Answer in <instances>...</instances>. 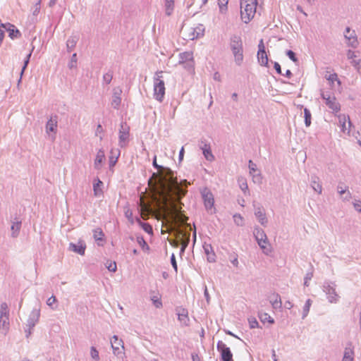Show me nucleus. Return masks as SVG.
<instances>
[{
    "instance_id": "9d476101",
    "label": "nucleus",
    "mask_w": 361,
    "mask_h": 361,
    "mask_svg": "<svg viewBox=\"0 0 361 361\" xmlns=\"http://www.w3.org/2000/svg\"><path fill=\"white\" fill-rule=\"evenodd\" d=\"M204 205L207 210L211 209L214 204V195L207 188H204L200 191Z\"/></svg>"
},
{
    "instance_id": "72a5a7b5",
    "label": "nucleus",
    "mask_w": 361,
    "mask_h": 361,
    "mask_svg": "<svg viewBox=\"0 0 361 361\" xmlns=\"http://www.w3.org/2000/svg\"><path fill=\"white\" fill-rule=\"evenodd\" d=\"M204 29L202 25H200L196 29H194L191 34L190 39H195L199 38L200 36L203 35V32Z\"/></svg>"
},
{
    "instance_id": "a18cd8bd",
    "label": "nucleus",
    "mask_w": 361,
    "mask_h": 361,
    "mask_svg": "<svg viewBox=\"0 0 361 361\" xmlns=\"http://www.w3.org/2000/svg\"><path fill=\"white\" fill-rule=\"evenodd\" d=\"M238 183L240 188L245 195L247 192H249L248 185L245 179L238 180Z\"/></svg>"
},
{
    "instance_id": "4c0bfd02",
    "label": "nucleus",
    "mask_w": 361,
    "mask_h": 361,
    "mask_svg": "<svg viewBox=\"0 0 361 361\" xmlns=\"http://www.w3.org/2000/svg\"><path fill=\"white\" fill-rule=\"evenodd\" d=\"M267 243H268V240L261 241V242L257 241V244L259 246V247L261 248V250H262L263 253L267 255H268L271 252L270 247H268L266 245V244H267Z\"/></svg>"
},
{
    "instance_id": "3c124183",
    "label": "nucleus",
    "mask_w": 361,
    "mask_h": 361,
    "mask_svg": "<svg viewBox=\"0 0 361 361\" xmlns=\"http://www.w3.org/2000/svg\"><path fill=\"white\" fill-rule=\"evenodd\" d=\"M261 322L264 323L266 322H269V324H274V319L270 317L268 314L264 313L260 317Z\"/></svg>"
},
{
    "instance_id": "338daca9",
    "label": "nucleus",
    "mask_w": 361,
    "mask_h": 361,
    "mask_svg": "<svg viewBox=\"0 0 361 361\" xmlns=\"http://www.w3.org/2000/svg\"><path fill=\"white\" fill-rule=\"evenodd\" d=\"M106 268L109 271L115 272L117 269L116 263L115 262H111L109 264L106 266Z\"/></svg>"
},
{
    "instance_id": "09e8293b",
    "label": "nucleus",
    "mask_w": 361,
    "mask_h": 361,
    "mask_svg": "<svg viewBox=\"0 0 361 361\" xmlns=\"http://www.w3.org/2000/svg\"><path fill=\"white\" fill-rule=\"evenodd\" d=\"M97 182L93 184V190L94 195L97 196L99 192H102V190L99 189L100 187L103 185L102 181H101L98 178L97 179Z\"/></svg>"
},
{
    "instance_id": "4d7b16f0",
    "label": "nucleus",
    "mask_w": 361,
    "mask_h": 361,
    "mask_svg": "<svg viewBox=\"0 0 361 361\" xmlns=\"http://www.w3.org/2000/svg\"><path fill=\"white\" fill-rule=\"evenodd\" d=\"M248 168L250 170V173L253 174L257 171V165L252 160H249L248 161Z\"/></svg>"
},
{
    "instance_id": "20e7f679",
    "label": "nucleus",
    "mask_w": 361,
    "mask_h": 361,
    "mask_svg": "<svg viewBox=\"0 0 361 361\" xmlns=\"http://www.w3.org/2000/svg\"><path fill=\"white\" fill-rule=\"evenodd\" d=\"M152 165L154 166V168H155L156 169L159 170L160 169H163V172H162V176H164V178L165 179H166V180L169 182V183H167V185H170L171 187H172V188H176V180L178 182V180L176 178H174V174H173V171L170 169V168H167V167H164L163 166L161 165H159L157 163V157L155 156L153 159V162H152ZM163 181L164 183H166V181H164V180H159V183H158V185H159V183ZM159 185H157L154 190L158 187Z\"/></svg>"
},
{
    "instance_id": "13d9d810",
    "label": "nucleus",
    "mask_w": 361,
    "mask_h": 361,
    "mask_svg": "<svg viewBox=\"0 0 361 361\" xmlns=\"http://www.w3.org/2000/svg\"><path fill=\"white\" fill-rule=\"evenodd\" d=\"M234 221L238 226H243V218L240 214H235L233 216Z\"/></svg>"
},
{
    "instance_id": "c85d7f7f",
    "label": "nucleus",
    "mask_w": 361,
    "mask_h": 361,
    "mask_svg": "<svg viewBox=\"0 0 361 361\" xmlns=\"http://www.w3.org/2000/svg\"><path fill=\"white\" fill-rule=\"evenodd\" d=\"M193 60V54L191 51H185L179 54V62L184 63Z\"/></svg>"
},
{
    "instance_id": "7ed1b4c3",
    "label": "nucleus",
    "mask_w": 361,
    "mask_h": 361,
    "mask_svg": "<svg viewBox=\"0 0 361 361\" xmlns=\"http://www.w3.org/2000/svg\"><path fill=\"white\" fill-rule=\"evenodd\" d=\"M240 0V16L245 23H248L254 17L256 11L257 0Z\"/></svg>"
},
{
    "instance_id": "a211bd4d",
    "label": "nucleus",
    "mask_w": 361,
    "mask_h": 361,
    "mask_svg": "<svg viewBox=\"0 0 361 361\" xmlns=\"http://www.w3.org/2000/svg\"><path fill=\"white\" fill-rule=\"evenodd\" d=\"M70 249L80 255H84L86 249V245L82 240H79L77 244L71 243L69 245Z\"/></svg>"
},
{
    "instance_id": "052dcab7",
    "label": "nucleus",
    "mask_w": 361,
    "mask_h": 361,
    "mask_svg": "<svg viewBox=\"0 0 361 361\" xmlns=\"http://www.w3.org/2000/svg\"><path fill=\"white\" fill-rule=\"evenodd\" d=\"M40 7H41V0H37V1L36 2V4L35 5V9L32 12V14L34 16L38 15V13H39V11H40Z\"/></svg>"
},
{
    "instance_id": "a19ab883",
    "label": "nucleus",
    "mask_w": 361,
    "mask_h": 361,
    "mask_svg": "<svg viewBox=\"0 0 361 361\" xmlns=\"http://www.w3.org/2000/svg\"><path fill=\"white\" fill-rule=\"evenodd\" d=\"M228 0H218V5L219 8V11L221 13H224L228 10Z\"/></svg>"
},
{
    "instance_id": "5701e85b",
    "label": "nucleus",
    "mask_w": 361,
    "mask_h": 361,
    "mask_svg": "<svg viewBox=\"0 0 361 361\" xmlns=\"http://www.w3.org/2000/svg\"><path fill=\"white\" fill-rule=\"evenodd\" d=\"M344 37L348 41V46L353 48L357 47L358 42L355 30H353L349 35L345 34Z\"/></svg>"
},
{
    "instance_id": "0e129e2a",
    "label": "nucleus",
    "mask_w": 361,
    "mask_h": 361,
    "mask_svg": "<svg viewBox=\"0 0 361 361\" xmlns=\"http://www.w3.org/2000/svg\"><path fill=\"white\" fill-rule=\"evenodd\" d=\"M207 261L210 263H213L216 262V255L214 251H211L209 254L207 255Z\"/></svg>"
},
{
    "instance_id": "8fccbe9b",
    "label": "nucleus",
    "mask_w": 361,
    "mask_h": 361,
    "mask_svg": "<svg viewBox=\"0 0 361 361\" xmlns=\"http://www.w3.org/2000/svg\"><path fill=\"white\" fill-rule=\"evenodd\" d=\"M338 118H339V123L341 124V130L342 132L343 133H345L347 128H346V125H345V122H346V118H345V115H343V116H338Z\"/></svg>"
},
{
    "instance_id": "603ef678",
    "label": "nucleus",
    "mask_w": 361,
    "mask_h": 361,
    "mask_svg": "<svg viewBox=\"0 0 361 361\" xmlns=\"http://www.w3.org/2000/svg\"><path fill=\"white\" fill-rule=\"evenodd\" d=\"M76 64H77V54L74 53L71 56V59L68 64V66L70 69H72V68L76 67Z\"/></svg>"
},
{
    "instance_id": "58836bf2",
    "label": "nucleus",
    "mask_w": 361,
    "mask_h": 361,
    "mask_svg": "<svg viewBox=\"0 0 361 361\" xmlns=\"http://www.w3.org/2000/svg\"><path fill=\"white\" fill-rule=\"evenodd\" d=\"M173 7H174L173 0H166L165 1L166 14L167 16H171V14L173 12Z\"/></svg>"
},
{
    "instance_id": "393cba45",
    "label": "nucleus",
    "mask_w": 361,
    "mask_h": 361,
    "mask_svg": "<svg viewBox=\"0 0 361 361\" xmlns=\"http://www.w3.org/2000/svg\"><path fill=\"white\" fill-rule=\"evenodd\" d=\"M270 302L274 309H280L282 306L281 296L278 293H274L271 298Z\"/></svg>"
},
{
    "instance_id": "7c9ffc66",
    "label": "nucleus",
    "mask_w": 361,
    "mask_h": 361,
    "mask_svg": "<svg viewBox=\"0 0 361 361\" xmlns=\"http://www.w3.org/2000/svg\"><path fill=\"white\" fill-rule=\"evenodd\" d=\"M258 62L261 66H268V56L266 51L257 52Z\"/></svg>"
},
{
    "instance_id": "a878e982",
    "label": "nucleus",
    "mask_w": 361,
    "mask_h": 361,
    "mask_svg": "<svg viewBox=\"0 0 361 361\" xmlns=\"http://www.w3.org/2000/svg\"><path fill=\"white\" fill-rule=\"evenodd\" d=\"M79 37L78 36H71L66 42L67 51L71 52L76 46Z\"/></svg>"
},
{
    "instance_id": "f8f14e48",
    "label": "nucleus",
    "mask_w": 361,
    "mask_h": 361,
    "mask_svg": "<svg viewBox=\"0 0 361 361\" xmlns=\"http://www.w3.org/2000/svg\"><path fill=\"white\" fill-rule=\"evenodd\" d=\"M199 147L202 149V154L207 161H211L214 159V157L211 150L210 144L208 143L205 139L200 140L199 142Z\"/></svg>"
},
{
    "instance_id": "423d86ee",
    "label": "nucleus",
    "mask_w": 361,
    "mask_h": 361,
    "mask_svg": "<svg viewBox=\"0 0 361 361\" xmlns=\"http://www.w3.org/2000/svg\"><path fill=\"white\" fill-rule=\"evenodd\" d=\"M321 97L325 101V104L335 115L341 111V104L337 102L335 96H331L330 92H322Z\"/></svg>"
},
{
    "instance_id": "e433bc0d",
    "label": "nucleus",
    "mask_w": 361,
    "mask_h": 361,
    "mask_svg": "<svg viewBox=\"0 0 361 361\" xmlns=\"http://www.w3.org/2000/svg\"><path fill=\"white\" fill-rule=\"evenodd\" d=\"M137 222L139 224V225L140 226V227L146 232L148 234H152L153 233V228H152V226L148 224V223H145V222H142V221H140L139 219H137Z\"/></svg>"
},
{
    "instance_id": "bf43d9fd",
    "label": "nucleus",
    "mask_w": 361,
    "mask_h": 361,
    "mask_svg": "<svg viewBox=\"0 0 361 361\" xmlns=\"http://www.w3.org/2000/svg\"><path fill=\"white\" fill-rule=\"evenodd\" d=\"M56 302V298L54 295H51L47 300V305L49 306L51 309L54 310L56 307H53V304Z\"/></svg>"
},
{
    "instance_id": "473e14b6",
    "label": "nucleus",
    "mask_w": 361,
    "mask_h": 361,
    "mask_svg": "<svg viewBox=\"0 0 361 361\" xmlns=\"http://www.w3.org/2000/svg\"><path fill=\"white\" fill-rule=\"evenodd\" d=\"M154 293V291H152V290L150 291V294H152ZM151 300H152L153 305L155 306V307H157V308L162 307L163 305H162V302L161 300V296H159L158 295H151Z\"/></svg>"
},
{
    "instance_id": "f257e3e1",
    "label": "nucleus",
    "mask_w": 361,
    "mask_h": 361,
    "mask_svg": "<svg viewBox=\"0 0 361 361\" xmlns=\"http://www.w3.org/2000/svg\"><path fill=\"white\" fill-rule=\"evenodd\" d=\"M175 183L176 188H172L163 181L160 182L155 189V199L164 212L174 213L181 221L186 222L188 217L183 214L181 200L188 192V183L186 180L180 183L176 180Z\"/></svg>"
},
{
    "instance_id": "4468645a",
    "label": "nucleus",
    "mask_w": 361,
    "mask_h": 361,
    "mask_svg": "<svg viewBox=\"0 0 361 361\" xmlns=\"http://www.w3.org/2000/svg\"><path fill=\"white\" fill-rule=\"evenodd\" d=\"M40 317V310L39 308H34L30 312L27 321L26 327L33 329L37 323Z\"/></svg>"
},
{
    "instance_id": "c9c22d12",
    "label": "nucleus",
    "mask_w": 361,
    "mask_h": 361,
    "mask_svg": "<svg viewBox=\"0 0 361 361\" xmlns=\"http://www.w3.org/2000/svg\"><path fill=\"white\" fill-rule=\"evenodd\" d=\"M104 233L100 228H97L93 230V237L96 241H103Z\"/></svg>"
},
{
    "instance_id": "bb28decb",
    "label": "nucleus",
    "mask_w": 361,
    "mask_h": 361,
    "mask_svg": "<svg viewBox=\"0 0 361 361\" xmlns=\"http://www.w3.org/2000/svg\"><path fill=\"white\" fill-rule=\"evenodd\" d=\"M342 183H339V184L337 186V190L338 192L340 195H344L345 194V196L344 197L345 200H349L351 198V193L348 191V186H343Z\"/></svg>"
},
{
    "instance_id": "ea45409f",
    "label": "nucleus",
    "mask_w": 361,
    "mask_h": 361,
    "mask_svg": "<svg viewBox=\"0 0 361 361\" xmlns=\"http://www.w3.org/2000/svg\"><path fill=\"white\" fill-rule=\"evenodd\" d=\"M311 305H312V300L310 299H307L305 303V305L303 306L302 319H304L307 316V314L310 312Z\"/></svg>"
},
{
    "instance_id": "39448f33",
    "label": "nucleus",
    "mask_w": 361,
    "mask_h": 361,
    "mask_svg": "<svg viewBox=\"0 0 361 361\" xmlns=\"http://www.w3.org/2000/svg\"><path fill=\"white\" fill-rule=\"evenodd\" d=\"M336 285L334 282L326 281L322 286L323 291L326 295V298L330 303H337L339 300V295L336 291Z\"/></svg>"
},
{
    "instance_id": "2eb2a0df",
    "label": "nucleus",
    "mask_w": 361,
    "mask_h": 361,
    "mask_svg": "<svg viewBox=\"0 0 361 361\" xmlns=\"http://www.w3.org/2000/svg\"><path fill=\"white\" fill-rule=\"evenodd\" d=\"M58 116L56 115L51 116L46 123V133H54L57 130Z\"/></svg>"
},
{
    "instance_id": "c756f323",
    "label": "nucleus",
    "mask_w": 361,
    "mask_h": 361,
    "mask_svg": "<svg viewBox=\"0 0 361 361\" xmlns=\"http://www.w3.org/2000/svg\"><path fill=\"white\" fill-rule=\"evenodd\" d=\"M105 154L104 151L102 149H100L96 155V158L94 160V167L96 169H99V166L102 163L103 160L104 159Z\"/></svg>"
},
{
    "instance_id": "f704fd0d",
    "label": "nucleus",
    "mask_w": 361,
    "mask_h": 361,
    "mask_svg": "<svg viewBox=\"0 0 361 361\" xmlns=\"http://www.w3.org/2000/svg\"><path fill=\"white\" fill-rule=\"evenodd\" d=\"M304 119L305 125L306 127H309L312 123V114L309 109L304 108Z\"/></svg>"
},
{
    "instance_id": "aec40b11",
    "label": "nucleus",
    "mask_w": 361,
    "mask_h": 361,
    "mask_svg": "<svg viewBox=\"0 0 361 361\" xmlns=\"http://www.w3.org/2000/svg\"><path fill=\"white\" fill-rule=\"evenodd\" d=\"M6 26L5 30L8 32V36L12 39L18 38L21 36L20 32L14 25L7 23Z\"/></svg>"
},
{
    "instance_id": "69168bd1",
    "label": "nucleus",
    "mask_w": 361,
    "mask_h": 361,
    "mask_svg": "<svg viewBox=\"0 0 361 361\" xmlns=\"http://www.w3.org/2000/svg\"><path fill=\"white\" fill-rule=\"evenodd\" d=\"M312 276H313V274L311 272H308L306 274L305 279H304V285L305 286H309L308 282H309V281H310L312 279Z\"/></svg>"
},
{
    "instance_id": "de8ad7c7",
    "label": "nucleus",
    "mask_w": 361,
    "mask_h": 361,
    "mask_svg": "<svg viewBox=\"0 0 361 361\" xmlns=\"http://www.w3.org/2000/svg\"><path fill=\"white\" fill-rule=\"evenodd\" d=\"M286 54L293 62L295 63H298V59L296 56V54L293 51L288 49L286 51Z\"/></svg>"
},
{
    "instance_id": "5fc2aeb1",
    "label": "nucleus",
    "mask_w": 361,
    "mask_h": 361,
    "mask_svg": "<svg viewBox=\"0 0 361 361\" xmlns=\"http://www.w3.org/2000/svg\"><path fill=\"white\" fill-rule=\"evenodd\" d=\"M249 326L250 329H255L259 327V323L255 317H250L248 319Z\"/></svg>"
},
{
    "instance_id": "9b49d317",
    "label": "nucleus",
    "mask_w": 361,
    "mask_h": 361,
    "mask_svg": "<svg viewBox=\"0 0 361 361\" xmlns=\"http://www.w3.org/2000/svg\"><path fill=\"white\" fill-rule=\"evenodd\" d=\"M129 136V127L126 123L122 122L121 123V128L119 130L118 145L121 147H125L127 145Z\"/></svg>"
},
{
    "instance_id": "e2e57ef3",
    "label": "nucleus",
    "mask_w": 361,
    "mask_h": 361,
    "mask_svg": "<svg viewBox=\"0 0 361 361\" xmlns=\"http://www.w3.org/2000/svg\"><path fill=\"white\" fill-rule=\"evenodd\" d=\"M190 233H187V236H186V238H187V240H186V242H185V243L181 245L180 250V254H181V253H183V252H185V248L187 247V246H188V242H189V240H190Z\"/></svg>"
},
{
    "instance_id": "f3484780",
    "label": "nucleus",
    "mask_w": 361,
    "mask_h": 361,
    "mask_svg": "<svg viewBox=\"0 0 361 361\" xmlns=\"http://www.w3.org/2000/svg\"><path fill=\"white\" fill-rule=\"evenodd\" d=\"M178 315V319L183 323L185 326L188 325L189 318L188 310L183 307H177L176 309Z\"/></svg>"
},
{
    "instance_id": "b1692460",
    "label": "nucleus",
    "mask_w": 361,
    "mask_h": 361,
    "mask_svg": "<svg viewBox=\"0 0 361 361\" xmlns=\"http://www.w3.org/2000/svg\"><path fill=\"white\" fill-rule=\"evenodd\" d=\"M32 46V48L30 51V52L27 54L25 59H24V61H23V66L22 67V69H21V71H20V78L18 80V84L21 82V80H22V77H23V75L25 72V71L26 70L28 64H29V62H30V57L32 56V51L35 49V47L31 44Z\"/></svg>"
},
{
    "instance_id": "412c9836",
    "label": "nucleus",
    "mask_w": 361,
    "mask_h": 361,
    "mask_svg": "<svg viewBox=\"0 0 361 361\" xmlns=\"http://www.w3.org/2000/svg\"><path fill=\"white\" fill-rule=\"evenodd\" d=\"M310 185L312 189L318 192L319 194L322 193V186L319 181V178L315 175L311 176L310 178Z\"/></svg>"
},
{
    "instance_id": "dca6fc26",
    "label": "nucleus",
    "mask_w": 361,
    "mask_h": 361,
    "mask_svg": "<svg viewBox=\"0 0 361 361\" xmlns=\"http://www.w3.org/2000/svg\"><path fill=\"white\" fill-rule=\"evenodd\" d=\"M255 215L262 226H267L268 221L264 209L262 206L255 207Z\"/></svg>"
},
{
    "instance_id": "cd10ccee",
    "label": "nucleus",
    "mask_w": 361,
    "mask_h": 361,
    "mask_svg": "<svg viewBox=\"0 0 361 361\" xmlns=\"http://www.w3.org/2000/svg\"><path fill=\"white\" fill-rule=\"evenodd\" d=\"M9 329L8 317H0V330L4 334H6Z\"/></svg>"
},
{
    "instance_id": "774afa93",
    "label": "nucleus",
    "mask_w": 361,
    "mask_h": 361,
    "mask_svg": "<svg viewBox=\"0 0 361 361\" xmlns=\"http://www.w3.org/2000/svg\"><path fill=\"white\" fill-rule=\"evenodd\" d=\"M273 63H274V68L276 70V73L279 75H283L282 71H281V65L276 61L273 62Z\"/></svg>"
},
{
    "instance_id": "0eeeda50",
    "label": "nucleus",
    "mask_w": 361,
    "mask_h": 361,
    "mask_svg": "<svg viewBox=\"0 0 361 361\" xmlns=\"http://www.w3.org/2000/svg\"><path fill=\"white\" fill-rule=\"evenodd\" d=\"M158 75V73H157ZM161 76L157 75L154 81V97L155 99L161 102L165 95V85L163 80L160 79Z\"/></svg>"
},
{
    "instance_id": "f03ea898",
    "label": "nucleus",
    "mask_w": 361,
    "mask_h": 361,
    "mask_svg": "<svg viewBox=\"0 0 361 361\" xmlns=\"http://www.w3.org/2000/svg\"><path fill=\"white\" fill-rule=\"evenodd\" d=\"M229 47L233 55L235 64L241 66L244 59L243 43L241 36L236 34L231 35L229 39Z\"/></svg>"
},
{
    "instance_id": "6ab92c4d",
    "label": "nucleus",
    "mask_w": 361,
    "mask_h": 361,
    "mask_svg": "<svg viewBox=\"0 0 361 361\" xmlns=\"http://www.w3.org/2000/svg\"><path fill=\"white\" fill-rule=\"evenodd\" d=\"M342 361H354V347L351 342L348 343L345 348Z\"/></svg>"
},
{
    "instance_id": "c03bdc74",
    "label": "nucleus",
    "mask_w": 361,
    "mask_h": 361,
    "mask_svg": "<svg viewBox=\"0 0 361 361\" xmlns=\"http://www.w3.org/2000/svg\"><path fill=\"white\" fill-rule=\"evenodd\" d=\"M0 317H8L9 311L8 305L6 302H2L1 305Z\"/></svg>"
},
{
    "instance_id": "37998d69",
    "label": "nucleus",
    "mask_w": 361,
    "mask_h": 361,
    "mask_svg": "<svg viewBox=\"0 0 361 361\" xmlns=\"http://www.w3.org/2000/svg\"><path fill=\"white\" fill-rule=\"evenodd\" d=\"M137 243L140 245L143 250H149V247L144 239L143 236H137Z\"/></svg>"
},
{
    "instance_id": "49530a36",
    "label": "nucleus",
    "mask_w": 361,
    "mask_h": 361,
    "mask_svg": "<svg viewBox=\"0 0 361 361\" xmlns=\"http://www.w3.org/2000/svg\"><path fill=\"white\" fill-rule=\"evenodd\" d=\"M90 355L92 360H94V361H99L100 359L99 351L94 346H92L90 348Z\"/></svg>"
},
{
    "instance_id": "2f4dec72",
    "label": "nucleus",
    "mask_w": 361,
    "mask_h": 361,
    "mask_svg": "<svg viewBox=\"0 0 361 361\" xmlns=\"http://www.w3.org/2000/svg\"><path fill=\"white\" fill-rule=\"evenodd\" d=\"M20 228H21V221H17L13 223V224L11 225V229L12 231L11 236L13 238H16L18 235Z\"/></svg>"
},
{
    "instance_id": "1a4fd4ad",
    "label": "nucleus",
    "mask_w": 361,
    "mask_h": 361,
    "mask_svg": "<svg viewBox=\"0 0 361 361\" xmlns=\"http://www.w3.org/2000/svg\"><path fill=\"white\" fill-rule=\"evenodd\" d=\"M111 345L113 353L118 357H122L124 353V343L122 339H119L118 336H113L111 338Z\"/></svg>"
},
{
    "instance_id": "ddd939ff",
    "label": "nucleus",
    "mask_w": 361,
    "mask_h": 361,
    "mask_svg": "<svg viewBox=\"0 0 361 361\" xmlns=\"http://www.w3.org/2000/svg\"><path fill=\"white\" fill-rule=\"evenodd\" d=\"M122 89L120 87H116L113 89L112 99L111 102V106L118 110L121 103Z\"/></svg>"
},
{
    "instance_id": "864d4df0",
    "label": "nucleus",
    "mask_w": 361,
    "mask_h": 361,
    "mask_svg": "<svg viewBox=\"0 0 361 361\" xmlns=\"http://www.w3.org/2000/svg\"><path fill=\"white\" fill-rule=\"evenodd\" d=\"M118 154L116 157H114V156H111L109 157V167L111 168V167H114L116 162L118 161V159L120 156V151L118 150Z\"/></svg>"
},
{
    "instance_id": "6e6d98bb",
    "label": "nucleus",
    "mask_w": 361,
    "mask_h": 361,
    "mask_svg": "<svg viewBox=\"0 0 361 361\" xmlns=\"http://www.w3.org/2000/svg\"><path fill=\"white\" fill-rule=\"evenodd\" d=\"M326 80L331 82H334V81H337L338 84H341V81L338 79V75L336 73L330 74L329 76L326 77Z\"/></svg>"
},
{
    "instance_id": "680f3d73",
    "label": "nucleus",
    "mask_w": 361,
    "mask_h": 361,
    "mask_svg": "<svg viewBox=\"0 0 361 361\" xmlns=\"http://www.w3.org/2000/svg\"><path fill=\"white\" fill-rule=\"evenodd\" d=\"M170 260H171V264L173 268L174 269L175 271L177 272L178 271V266H177V262H176V257H175L174 254L171 255Z\"/></svg>"
},
{
    "instance_id": "6e6552de",
    "label": "nucleus",
    "mask_w": 361,
    "mask_h": 361,
    "mask_svg": "<svg viewBox=\"0 0 361 361\" xmlns=\"http://www.w3.org/2000/svg\"><path fill=\"white\" fill-rule=\"evenodd\" d=\"M217 350L220 353L221 361H234L233 359V353L229 347H228L223 341H219L216 344Z\"/></svg>"
},
{
    "instance_id": "4be33fe9",
    "label": "nucleus",
    "mask_w": 361,
    "mask_h": 361,
    "mask_svg": "<svg viewBox=\"0 0 361 361\" xmlns=\"http://www.w3.org/2000/svg\"><path fill=\"white\" fill-rule=\"evenodd\" d=\"M253 235L256 241L267 240V236L264 230L259 226H255L253 231Z\"/></svg>"
},
{
    "instance_id": "79ce46f5",
    "label": "nucleus",
    "mask_w": 361,
    "mask_h": 361,
    "mask_svg": "<svg viewBox=\"0 0 361 361\" xmlns=\"http://www.w3.org/2000/svg\"><path fill=\"white\" fill-rule=\"evenodd\" d=\"M113 79V71L109 70L108 72L103 75V84L109 85Z\"/></svg>"
}]
</instances>
